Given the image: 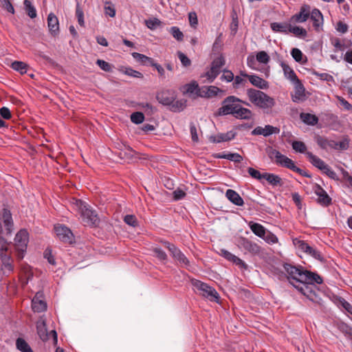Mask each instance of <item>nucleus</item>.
<instances>
[{"label":"nucleus","mask_w":352,"mask_h":352,"mask_svg":"<svg viewBox=\"0 0 352 352\" xmlns=\"http://www.w3.org/2000/svg\"><path fill=\"white\" fill-rule=\"evenodd\" d=\"M189 23L191 27L196 28L198 24V19L196 12H191L188 14Z\"/></svg>","instance_id":"63"},{"label":"nucleus","mask_w":352,"mask_h":352,"mask_svg":"<svg viewBox=\"0 0 352 352\" xmlns=\"http://www.w3.org/2000/svg\"><path fill=\"white\" fill-rule=\"evenodd\" d=\"M1 219L3 221L4 226L8 234H10L13 228V220L10 211L7 208H3L1 212Z\"/></svg>","instance_id":"23"},{"label":"nucleus","mask_w":352,"mask_h":352,"mask_svg":"<svg viewBox=\"0 0 352 352\" xmlns=\"http://www.w3.org/2000/svg\"><path fill=\"white\" fill-rule=\"evenodd\" d=\"M311 8L307 4L302 5L299 12L293 15L291 21L294 23H304L309 18Z\"/></svg>","instance_id":"17"},{"label":"nucleus","mask_w":352,"mask_h":352,"mask_svg":"<svg viewBox=\"0 0 352 352\" xmlns=\"http://www.w3.org/2000/svg\"><path fill=\"white\" fill-rule=\"evenodd\" d=\"M271 29L275 32L289 33V25L281 23L274 22L270 25Z\"/></svg>","instance_id":"36"},{"label":"nucleus","mask_w":352,"mask_h":352,"mask_svg":"<svg viewBox=\"0 0 352 352\" xmlns=\"http://www.w3.org/2000/svg\"><path fill=\"white\" fill-rule=\"evenodd\" d=\"M14 249L17 259L21 261L26 253L29 242V233L25 229L20 230L16 234L14 239Z\"/></svg>","instance_id":"5"},{"label":"nucleus","mask_w":352,"mask_h":352,"mask_svg":"<svg viewBox=\"0 0 352 352\" xmlns=\"http://www.w3.org/2000/svg\"><path fill=\"white\" fill-rule=\"evenodd\" d=\"M291 55L295 61L300 64H305L307 61V57L298 48H293L291 50Z\"/></svg>","instance_id":"35"},{"label":"nucleus","mask_w":352,"mask_h":352,"mask_svg":"<svg viewBox=\"0 0 352 352\" xmlns=\"http://www.w3.org/2000/svg\"><path fill=\"white\" fill-rule=\"evenodd\" d=\"M124 221L129 226L135 227L138 226V221L135 216L132 214H127L124 217Z\"/></svg>","instance_id":"58"},{"label":"nucleus","mask_w":352,"mask_h":352,"mask_svg":"<svg viewBox=\"0 0 352 352\" xmlns=\"http://www.w3.org/2000/svg\"><path fill=\"white\" fill-rule=\"evenodd\" d=\"M160 23L161 21L156 18L149 19L145 21L146 27L150 30L156 29L160 25Z\"/></svg>","instance_id":"53"},{"label":"nucleus","mask_w":352,"mask_h":352,"mask_svg":"<svg viewBox=\"0 0 352 352\" xmlns=\"http://www.w3.org/2000/svg\"><path fill=\"white\" fill-rule=\"evenodd\" d=\"M96 64L98 67L104 72H111L113 66L105 60L98 59Z\"/></svg>","instance_id":"55"},{"label":"nucleus","mask_w":352,"mask_h":352,"mask_svg":"<svg viewBox=\"0 0 352 352\" xmlns=\"http://www.w3.org/2000/svg\"><path fill=\"white\" fill-rule=\"evenodd\" d=\"M225 65L224 57L221 55L217 57L211 63L210 70H208L205 76L209 82H212L221 72V67Z\"/></svg>","instance_id":"10"},{"label":"nucleus","mask_w":352,"mask_h":352,"mask_svg":"<svg viewBox=\"0 0 352 352\" xmlns=\"http://www.w3.org/2000/svg\"><path fill=\"white\" fill-rule=\"evenodd\" d=\"M297 245L299 250L306 253L307 254L311 256L312 257L318 261L323 260V256L321 254L320 252L314 248L313 247L310 246L305 241H298L297 242Z\"/></svg>","instance_id":"14"},{"label":"nucleus","mask_w":352,"mask_h":352,"mask_svg":"<svg viewBox=\"0 0 352 352\" xmlns=\"http://www.w3.org/2000/svg\"><path fill=\"white\" fill-rule=\"evenodd\" d=\"M41 297L42 294L38 292L32 300V308L34 312H42L47 309V304Z\"/></svg>","instance_id":"22"},{"label":"nucleus","mask_w":352,"mask_h":352,"mask_svg":"<svg viewBox=\"0 0 352 352\" xmlns=\"http://www.w3.org/2000/svg\"><path fill=\"white\" fill-rule=\"evenodd\" d=\"M300 118L305 124L310 126L316 125L319 120L316 115L303 112L300 114Z\"/></svg>","instance_id":"32"},{"label":"nucleus","mask_w":352,"mask_h":352,"mask_svg":"<svg viewBox=\"0 0 352 352\" xmlns=\"http://www.w3.org/2000/svg\"><path fill=\"white\" fill-rule=\"evenodd\" d=\"M226 160H228L230 161H232L234 162H240L242 160V157L239 153H227Z\"/></svg>","instance_id":"64"},{"label":"nucleus","mask_w":352,"mask_h":352,"mask_svg":"<svg viewBox=\"0 0 352 352\" xmlns=\"http://www.w3.org/2000/svg\"><path fill=\"white\" fill-rule=\"evenodd\" d=\"M131 120L135 124H141L144 120V116L141 112H134L131 116Z\"/></svg>","instance_id":"50"},{"label":"nucleus","mask_w":352,"mask_h":352,"mask_svg":"<svg viewBox=\"0 0 352 352\" xmlns=\"http://www.w3.org/2000/svg\"><path fill=\"white\" fill-rule=\"evenodd\" d=\"M262 239L269 244H275L278 243V237L272 232L267 230L265 234V236H263Z\"/></svg>","instance_id":"45"},{"label":"nucleus","mask_w":352,"mask_h":352,"mask_svg":"<svg viewBox=\"0 0 352 352\" xmlns=\"http://www.w3.org/2000/svg\"><path fill=\"white\" fill-rule=\"evenodd\" d=\"M54 230L59 240L66 243H72L73 242V233L67 226L58 225L54 227Z\"/></svg>","instance_id":"12"},{"label":"nucleus","mask_w":352,"mask_h":352,"mask_svg":"<svg viewBox=\"0 0 352 352\" xmlns=\"http://www.w3.org/2000/svg\"><path fill=\"white\" fill-rule=\"evenodd\" d=\"M177 56H178L179 60L181 61V63L182 64V65L184 67H186L191 65V60L183 52L179 51V52H177Z\"/></svg>","instance_id":"54"},{"label":"nucleus","mask_w":352,"mask_h":352,"mask_svg":"<svg viewBox=\"0 0 352 352\" xmlns=\"http://www.w3.org/2000/svg\"><path fill=\"white\" fill-rule=\"evenodd\" d=\"M186 101L185 100H174L172 104H170V110L175 112H179L184 110L186 107Z\"/></svg>","instance_id":"40"},{"label":"nucleus","mask_w":352,"mask_h":352,"mask_svg":"<svg viewBox=\"0 0 352 352\" xmlns=\"http://www.w3.org/2000/svg\"><path fill=\"white\" fill-rule=\"evenodd\" d=\"M12 68L21 74L27 72V65L21 61H14L12 63Z\"/></svg>","instance_id":"43"},{"label":"nucleus","mask_w":352,"mask_h":352,"mask_svg":"<svg viewBox=\"0 0 352 352\" xmlns=\"http://www.w3.org/2000/svg\"><path fill=\"white\" fill-rule=\"evenodd\" d=\"M74 204L78 210L82 221L85 226H97L100 222L96 212L85 201L80 199H76Z\"/></svg>","instance_id":"3"},{"label":"nucleus","mask_w":352,"mask_h":352,"mask_svg":"<svg viewBox=\"0 0 352 352\" xmlns=\"http://www.w3.org/2000/svg\"><path fill=\"white\" fill-rule=\"evenodd\" d=\"M264 179H265L270 185L277 186L282 184L281 178L274 173H264Z\"/></svg>","instance_id":"34"},{"label":"nucleus","mask_w":352,"mask_h":352,"mask_svg":"<svg viewBox=\"0 0 352 352\" xmlns=\"http://www.w3.org/2000/svg\"><path fill=\"white\" fill-rule=\"evenodd\" d=\"M241 102L247 106L250 105L249 102L243 101L234 96H230L226 97L222 101L221 107L218 109L219 115H232L234 116L236 113V111L241 106Z\"/></svg>","instance_id":"4"},{"label":"nucleus","mask_w":352,"mask_h":352,"mask_svg":"<svg viewBox=\"0 0 352 352\" xmlns=\"http://www.w3.org/2000/svg\"><path fill=\"white\" fill-rule=\"evenodd\" d=\"M234 117L239 120H250L252 117V112L249 109L245 108L241 105L236 111Z\"/></svg>","instance_id":"33"},{"label":"nucleus","mask_w":352,"mask_h":352,"mask_svg":"<svg viewBox=\"0 0 352 352\" xmlns=\"http://www.w3.org/2000/svg\"><path fill=\"white\" fill-rule=\"evenodd\" d=\"M169 32L172 36L178 41H182L184 39V34L178 27L173 26L170 28Z\"/></svg>","instance_id":"46"},{"label":"nucleus","mask_w":352,"mask_h":352,"mask_svg":"<svg viewBox=\"0 0 352 352\" xmlns=\"http://www.w3.org/2000/svg\"><path fill=\"white\" fill-rule=\"evenodd\" d=\"M309 18L313 23V27L316 32L322 30L324 19L322 12L318 8L310 10Z\"/></svg>","instance_id":"15"},{"label":"nucleus","mask_w":352,"mask_h":352,"mask_svg":"<svg viewBox=\"0 0 352 352\" xmlns=\"http://www.w3.org/2000/svg\"><path fill=\"white\" fill-rule=\"evenodd\" d=\"M190 282L199 295L209 299L210 301H218L219 296L214 288L197 279L193 278Z\"/></svg>","instance_id":"6"},{"label":"nucleus","mask_w":352,"mask_h":352,"mask_svg":"<svg viewBox=\"0 0 352 352\" xmlns=\"http://www.w3.org/2000/svg\"><path fill=\"white\" fill-rule=\"evenodd\" d=\"M161 243L168 250L172 257L178 262L181 266L186 267L190 266L189 260L177 246L167 241H161Z\"/></svg>","instance_id":"8"},{"label":"nucleus","mask_w":352,"mask_h":352,"mask_svg":"<svg viewBox=\"0 0 352 352\" xmlns=\"http://www.w3.org/2000/svg\"><path fill=\"white\" fill-rule=\"evenodd\" d=\"M289 32L293 33L296 36L302 38L305 37L307 34L305 29L298 26L289 25Z\"/></svg>","instance_id":"42"},{"label":"nucleus","mask_w":352,"mask_h":352,"mask_svg":"<svg viewBox=\"0 0 352 352\" xmlns=\"http://www.w3.org/2000/svg\"><path fill=\"white\" fill-rule=\"evenodd\" d=\"M173 198L175 201L181 200L184 199L186 195V192L181 188H177L173 191Z\"/></svg>","instance_id":"61"},{"label":"nucleus","mask_w":352,"mask_h":352,"mask_svg":"<svg viewBox=\"0 0 352 352\" xmlns=\"http://www.w3.org/2000/svg\"><path fill=\"white\" fill-rule=\"evenodd\" d=\"M226 197L231 203L237 206H243L244 204L242 197L237 192L232 189H228L226 190Z\"/></svg>","instance_id":"28"},{"label":"nucleus","mask_w":352,"mask_h":352,"mask_svg":"<svg viewBox=\"0 0 352 352\" xmlns=\"http://www.w3.org/2000/svg\"><path fill=\"white\" fill-rule=\"evenodd\" d=\"M292 148L296 151V152L300 153H305L306 154V150L307 146L305 144L301 141H294L292 143Z\"/></svg>","instance_id":"44"},{"label":"nucleus","mask_w":352,"mask_h":352,"mask_svg":"<svg viewBox=\"0 0 352 352\" xmlns=\"http://www.w3.org/2000/svg\"><path fill=\"white\" fill-rule=\"evenodd\" d=\"M249 81L250 83L261 89H267L269 88V83L263 78L256 76L251 75L249 76Z\"/></svg>","instance_id":"29"},{"label":"nucleus","mask_w":352,"mask_h":352,"mask_svg":"<svg viewBox=\"0 0 352 352\" xmlns=\"http://www.w3.org/2000/svg\"><path fill=\"white\" fill-rule=\"evenodd\" d=\"M47 25L49 31L53 36H56L59 32V23L56 16L51 12L47 16Z\"/></svg>","instance_id":"25"},{"label":"nucleus","mask_w":352,"mask_h":352,"mask_svg":"<svg viewBox=\"0 0 352 352\" xmlns=\"http://www.w3.org/2000/svg\"><path fill=\"white\" fill-rule=\"evenodd\" d=\"M17 349L21 352H34L28 342L23 338H18L16 342Z\"/></svg>","instance_id":"39"},{"label":"nucleus","mask_w":352,"mask_h":352,"mask_svg":"<svg viewBox=\"0 0 352 352\" xmlns=\"http://www.w3.org/2000/svg\"><path fill=\"white\" fill-rule=\"evenodd\" d=\"M221 79L228 82H232L234 80V74L230 70H223V74L221 76Z\"/></svg>","instance_id":"62"},{"label":"nucleus","mask_w":352,"mask_h":352,"mask_svg":"<svg viewBox=\"0 0 352 352\" xmlns=\"http://www.w3.org/2000/svg\"><path fill=\"white\" fill-rule=\"evenodd\" d=\"M289 170H293L294 172L298 173L300 175L306 177H310L311 175L305 170L297 167L294 162L292 166L289 168Z\"/></svg>","instance_id":"59"},{"label":"nucleus","mask_w":352,"mask_h":352,"mask_svg":"<svg viewBox=\"0 0 352 352\" xmlns=\"http://www.w3.org/2000/svg\"><path fill=\"white\" fill-rule=\"evenodd\" d=\"M153 252L155 254V256H156L159 260L162 261L167 260L168 256L166 253L160 248H154L153 249Z\"/></svg>","instance_id":"51"},{"label":"nucleus","mask_w":352,"mask_h":352,"mask_svg":"<svg viewBox=\"0 0 352 352\" xmlns=\"http://www.w3.org/2000/svg\"><path fill=\"white\" fill-rule=\"evenodd\" d=\"M314 140L320 148L323 150H327L329 148L333 149L335 140L328 139L327 138L320 135H316Z\"/></svg>","instance_id":"27"},{"label":"nucleus","mask_w":352,"mask_h":352,"mask_svg":"<svg viewBox=\"0 0 352 352\" xmlns=\"http://www.w3.org/2000/svg\"><path fill=\"white\" fill-rule=\"evenodd\" d=\"M200 87L197 82L193 80L183 87V92L193 96L194 98L199 97V89H200Z\"/></svg>","instance_id":"30"},{"label":"nucleus","mask_w":352,"mask_h":352,"mask_svg":"<svg viewBox=\"0 0 352 352\" xmlns=\"http://www.w3.org/2000/svg\"><path fill=\"white\" fill-rule=\"evenodd\" d=\"M132 56L138 62L140 63L150 65L153 64V60L144 54L138 52H133L132 53Z\"/></svg>","instance_id":"41"},{"label":"nucleus","mask_w":352,"mask_h":352,"mask_svg":"<svg viewBox=\"0 0 352 352\" xmlns=\"http://www.w3.org/2000/svg\"><path fill=\"white\" fill-rule=\"evenodd\" d=\"M76 15L78 19V22L80 26L85 25V21H84V12L80 8L79 6V3H77L76 8Z\"/></svg>","instance_id":"52"},{"label":"nucleus","mask_w":352,"mask_h":352,"mask_svg":"<svg viewBox=\"0 0 352 352\" xmlns=\"http://www.w3.org/2000/svg\"><path fill=\"white\" fill-rule=\"evenodd\" d=\"M280 65L283 69L285 77L287 80H290L292 83L300 80L294 69L284 61H280Z\"/></svg>","instance_id":"24"},{"label":"nucleus","mask_w":352,"mask_h":352,"mask_svg":"<svg viewBox=\"0 0 352 352\" xmlns=\"http://www.w3.org/2000/svg\"><path fill=\"white\" fill-rule=\"evenodd\" d=\"M267 155L270 159L276 165L287 168L288 169L294 162L292 160L289 159L278 150L274 149L272 147L267 150Z\"/></svg>","instance_id":"9"},{"label":"nucleus","mask_w":352,"mask_h":352,"mask_svg":"<svg viewBox=\"0 0 352 352\" xmlns=\"http://www.w3.org/2000/svg\"><path fill=\"white\" fill-rule=\"evenodd\" d=\"M256 60L261 63L267 64L270 61V56L265 51H261L256 54Z\"/></svg>","instance_id":"47"},{"label":"nucleus","mask_w":352,"mask_h":352,"mask_svg":"<svg viewBox=\"0 0 352 352\" xmlns=\"http://www.w3.org/2000/svg\"><path fill=\"white\" fill-rule=\"evenodd\" d=\"M283 268L289 283L312 302L320 305L322 299L316 284H322V278L316 272L305 270L302 266L284 263Z\"/></svg>","instance_id":"1"},{"label":"nucleus","mask_w":352,"mask_h":352,"mask_svg":"<svg viewBox=\"0 0 352 352\" xmlns=\"http://www.w3.org/2000/svg\"><path fill=\"white\" fill-rule=\"evenodd\" d=\"M349 148V141L345 139L340 142L334 141L333 149L336 151H344Z\"/></svg>","instance_id":"48"},{"label":"nucleus","mask_w":352,"mask_h":352,"mask_svg":"<svg viewBox=\"0 0 352 352\" xmlns=\"http://www.w3.org/2000/svg\"><path fill=\"white\" fill-rule=\"evenodd\" d=\"M248 172L250 174V175L254 179L261 181V179H263L264 178V176H263L264 173H261L258 170H257L252 167H250L248 168Z\"/></svg>","instance_id":"56"},{"label":"nucleus","mask_w":352,"mask_h":352,"mask_svg":"<svg viewBox=\"0 0 352 352\" xmlns=\"http://www.w3.org/2000/svg\"><path fill=\"white\" fill-rule=\"evenodd\" d=\"M222 91L220 88L216 86H202L199 89L198 96L204 98H212Z\"/></svg>","instance_id":"18"},{"label":"nucleus","mask_w":352,"mask_h":352,"mask_svg":"<svg viewBox=\"0 0 352 352\" xmlns=\"http://www.w3.org/2000/svg\"><path fill=\"white\" fill-rule=\"evenodd\" d=\"M312 189L314 193L318 196V202L320 205L328 206L331 204V198L319 184H314Z\"/></svg>","instance_id":"13"},{"label":"nucleus","mask_w":352,"mask_h":352,"mask_svg":"<svg viewBox=\"0 0 352 352\" xmlns=\"http://www.w3.org/2000/svg\"><path fill=\"white\" fill-rule=\"evenodd\" d=\"M175 98V91L170 90L162 91L157 95L158 102L165 106H170Z\"/></svg>","instance_id":"20"},{"label":"nucleus","mask_w":352,"mask_h":352,"mask_svg":"<svg viewBox=\"0 0 352 352\" xmlns=\"http://www.w3.org/2000/svg\"><path fill=\"white\" fill-rule=\"evenodd\" d=\"M1 271L3 274L8 276L14 271V261L10 254H3L0 256Z\"/></svg>","instance_id":"16"},{"label":"nucleus","mask_w":352,"mask_h":352,"mask_svg":"<svg viewBox=\"0 0 352 352\" xmlns=\"http://www.w3.org/2000/svg\"><path fill=\"white\" fill-rule=\"evenodd\" d=\"M23 5L25 10L27 12V14L31 18L34 19L37 16L36 10L35 7L32 4L31 1L29 0H25L23 1Z\"/></svg>","instance_id":"38"},{"label":"nucleus","mask_w":352,"mask_h":352,"mask_svg":"<svg viewBox=\"0 0 352 352\" xmlns=\"http://www.w3.org/2000/svg\"><path fill=\"white\" fill-rule=\"evenodd\" d=\"M306 156L309 159V162L314 166L315 167L318 168L322 172L325 170V168L327 167L328 164H327L322 160H321L318 156L314 155L311 152H307Z\"/></svg>","instance_id":"26"},{"label":"nucleus","mask_w":352,"mask_h":352,"mask_svg":"<svg viewBox=\"0 0 352 352\" xmlns=\"http://www.w3.org/2000/svg\"><path fill=\"white\" fill-rule=\"evenodd\" d=\"M9 243L6 239L0 236V256L8 254Z\"/></svg>","instance_id":"57"},{"label":"nucleus","mask_w":352,"mask_h":352,"mask_svg":"<svg viewBox=\"0 0 352 352\" xmlns=\"http://www.w3.org/2000/svg\"><path fill=\"white\" fill-rule=\"evenodd\" d=\"M36 331L39 338L43 342H47L52 337L53 340V344L57 345L58 336L56 330L53 329L48 331L47 329L46 320L43 316H41L36 323Z\"/></svg>","instance_id":"7"},{"label":"nucleus","mask_w":352,"mask_h":352,"mask_svg":"<svg viewBox=\"0 0 352 352\" xmlns=\"http://www.w3.org/2000/svg\"><path fill=\"white\" fill-rule=\"evenodd\" d=\"M239 247L252 255H258L261 252V248L257 243L242 237L239 241Z\"/></svg>","instance_id":"11"},{"label":"nucleus","mask_w":352,"mask_h":352,"mask_svg":"<svg viewBox=\"0 0 352 352\" xmlns=\"http://www.w3.org/2000/svg\"><path fill=\"white\" fill-rule=\"evenodd\" d=\"M248 226L252 232L257 236L261 239L263 236H265V234L267 230L263 225L258 223H255L254 221H250L248 223Z\"/></svg>","instance_id":"31"},{"label":"nucleus","mask_w":352,"mask_h":352,"mask_svg":"<svg viewBox=\"0 0 352 352\" xmlns=\"http://www.w3.org/2000/svg\"><path fill=\"white\" fill-rule=\"evenodd\" d=\"M280 129L272 125H265V127L256 126L252 131V134L254 135H263L264 137L270 136L272 134H278Z\"/></svg>","instance_id":"19"},{"label":"nucleus","mask_w":352,"mask_h":352,"mask_svg":"<svg viewBox=\"0 0 352 352\" xmlns=\"http://www.w3.org/2000/svg\"><path fill=\"white\" fill-rule=\"evenodd\" d=\"M294 85V94L292 95V100L294 102H302L305 100V89L300 80L293 83Z\"/></svg>","instance_id":"21"},{"label":"nucleus","mask_w":352,"mask_h":352,"mask_svg":"<svg viewBox=\"0 0 352 352\" xmlns=\"http://www.w3.org/2000/svg\"><path fill=\"white\" fill-rule=\"evenodd\" d=\"M0 116L5 120H10L12 117L10 110L6 107L0 109Z\"/></svg>","instance_id":"60"},{"label":"nucleus","mask_w":352,"mask_h":352,"mask_svg":"<svg viewBox=\"0 0 352 352\" xmlns=\"http://www.w3.org/2000/svg\"><path fill=\"white\" fill-rule=\"evenodd\" d=\"M235 134L232 131H228L226 133H219L214 139V142L220 143L222 142L230 141L234 138Z\"/></svg>","instance_id":"37"},{"label":"nucleus","mask_w":352,"mask_h":352,"mask_svg":"<svg viewBox=\"0 0 352 352\" xmlns=\"http://www.w3.org/2000/svg\"><path fill=\"white\" fill-rule=\"evenodd\" d=\"M338 305L343 308L346 311L352 315V305L344 298H340L338 299Z\"/></svg>","instance_id":"49"},{"label":"nucleus","mask_w":352,"mask_h":352,"mask_svg":"<svg viewBox=\"0 0 352 352\" xmlns=\"http://www.w3.org/2000/svg\"><path fill=\"white\" fill-rule=\"evenodd\" d=\"M246 94L251 103L263 109H272L276 104L273 98L258 89H248Z\"/></svg>","instance_id":"2"}]
</instances>
